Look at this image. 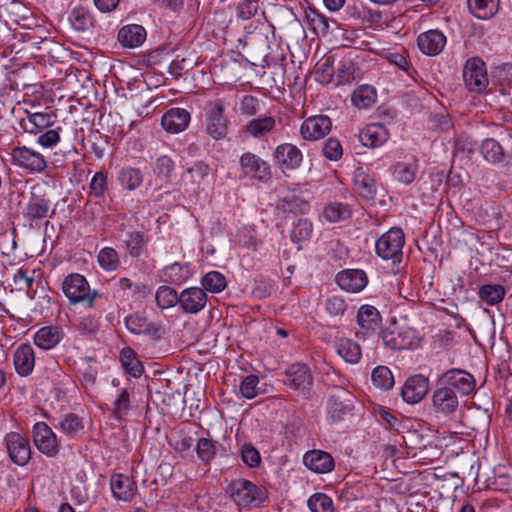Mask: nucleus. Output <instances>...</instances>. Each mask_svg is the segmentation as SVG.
<instances>
[{
    "label": "nucleus",
    "instance_id": "5701e85b",
    "mask_svg": "<svg viewBox=\"0 0 512 512\" xmlns=\"http://www.w3.org/2000/svg\"><path fill=\"white\" fill-rule=\"evenodd\" d=\"M190 122V113L184 108H171L164 113L161 119L163 128L170 133L184 131Z\"/></svg>",
    "mask_w": 512,
    "mask_h": 512
},
{
    "label": "nucleus",
    "instance_id": "680f3d73",
    "mask_svg": "<svg viewBox=\"0 0 512 512\" xmlns=\"http://www.w3.org/2000/svg\"><path fill=\"white\" fill-rule=\"evenodd\" d=\"M325 308L331 316H340L345 313L347 305L343 298L332 296L326 300Z\"/></svg>",
    "mask_w": 512,
    "mask_h": 512
},
{
    "label": "nucleus",
    "instance_id": "bf43d9fd",
    "mask_svg": "<svg viewBox=\"0 0 512 512\" xmlns=\"http://www.w3.org/2000/svg\"><path fill=\"white\" fill-rule=\"evenodd\" d=\"M324 156L332 161H336L341 158L343 149L340 141L336 138H329L323 146Z\"/></svg>",
    "mask_w": 512,
    "mask_h": 512
},
{
    "label": "nucleus",
    "instance_id": "1a4fd4ad",
    "mask_svg": "<svg viewBox=\"0 0 512 512\" xmlns=\"http://www.w3.org/2000/svg\"><path fill=\"white\" fill-rule=\"evenodd\" d=\"M356 336L359 339H367L378 333L382 325V317L378 309L372 305H362L358 309Z\"/></svg>",
    "mask_w": 512,
    "mask_h": 512
},
{
    "label": "nucleus",
    "instance_id": "a878e982",
    "mask_svg": "<svg viewBox=\"0 0 512 512\" xmlns=\"http://www.w3.org/2000/svg\"><path fill=\"white\" fill-rule=\"evenodd\" d=\"M412 333L410 329H388L382 334L383 343L393 350L410 349L413 346Z\"/></svg>",
    "mask_w": 512,
    "mask_h": 512
},
{
    "label": "nucleus",
    "instance_id": "4468645a",
    "mask_svg": "<svg viewBox=\"0 0 512 512\" xmlns=\"http://www.w3.org/2000/svg\"><path fill=\"white\" fill-rule=\"evenodd\" d=\"M331 119L326 115L311 116L304 120L300 127V134L303 139L315 141L323 138L331 130Z\"/></svg>",
    "mask_w": 512,
    "mask_h": 512
},
{
    "label": "nucleus",
    "instance_id": "473e14b6",
    "mask_svg": "<svg viewBox=\"0 0 512 512\" xmlns=\"http://www.w3.org/2000/svg\"><path fill=\"white\" fill-rule=\"evenodd\" d=\"M120 361L124 371L132 377L138 378L143 374L144 367L132 348L125 347L121 350Z\"/></svg>",
    "mask_w": 512,
    "mask_h": 512
},
{
    "label": "nucleus",
    "instance_id": "f03ea898",
    "mask_svg": "<svg viewBox=\"0 0 512 512\" xmlns=\"http://www.w3.org/2000/svg\"><path fill=\"white\" fill-rule=\"evenodd\" d=\"M62 291L70 304H80L85 308H92L95 300L100 297L99 292L92 289L87 279L79 273H71L64 278Z\"/></svg>",
    "mask_w": 512,
    "mask_h": 512
},
{
    "label": "nucleus",
    "instance_id": "052dcab7",
    "mask_svg": "<svg viewBox=\"0 0 512 512\" xmlns=\"http://www.w3.org/2000/svg\"><path fill=\"white\" fill-rule=\"evenodd\" d=\"M241 457L243 462L251 468L260 464L261 458L258 450L251 444H244L241 449Z\"/></svg>",
    "mask_w": 512,
    "mask_h": 512
},
{
    "label": "nucleus",
    "instance_id": "58836bf2",
    "mask_svg": "<svg viewBox=\"0 0 512 512\" xmlns=\"http://www.w3.org/2000/svg\"><path fill=\"white\" fill-rule=\"evenodd\" d=\"M118 180L122 188L134 191L142 184L143 175L137 168L124 167L119 172Z\"/></svg>",
    "mask_w": 512,
    "mask_h": 512
},
{
    "label": "nucleus",
    "instance_id": "37998d69",
    "mask_svg": "<svg viewBox=\"0 0 512 512\" xmlns=\"http://www.w3.org/2000/svg\"><path fill=\"white\" fill-rule=\"evenodd\" d=\"M417 175V165L415 163L397 162L393 166L394 178L402 184H411Z\"/></svg>",
    "mask_w": 512,
    "mask_h": 512
},
{
    "label": "nucleus",
    "instance_id": "de8ad7c7",
    "mask_svg": "<svg viewBox=\"0 0 512 512\" xmlns=\"http://www.w3.org/2000/svg\"><path fill=\"white\" fill-rule=\"evenodd\" d=\"M373 384L381 389L389 390L394 386V377L392 372L386 366H378L372 371Z\"/></svg>",
    "mask_w": 512,
    "mask_h": 512
},
{
    "label": "nucleus",
    "instance_id": "3c124183",
    "mask_svg": "<svg viewBox=\"0 0 512 512\" xmlns=\"http://www.w3.org/2000/svg\"><path fill=\"white\" fill-rule=\"evenodd\" d=\"M312 223L307 219H298L294 222L290 237L294 243L307 240L312 233Z\"/></svg>",
    "mask_w": 512,
    "mask_h": 512
},
{
    "label": "nucleus",
    "instance_id": "6e6d98bb",
    "mask_svg": "<svg viewBox=\"0 0 512 512\" xmlns=\"http://www.w3.org/2000/svg\"><path fill=\"white\" fill-rule=\"evenodd\" d=\"M215 442L209 438H200L196 445V452L203 462H209L216 455Z\"/></svg>",
    "mask_w": 512,
    "mask_h": 512
},
{
    "label": "nucleus",
    "instance_id": "72a5a7b5",
    "mask_svg": "<svg viewBox=\"0 0 512 512\" xmlns=\"http://www.w3.org/2000/svg\"><path fill=\"white\" fill-rule=\"evenodd\" d=\"M480 151L484 159L492 164L501 163L507 157L504 148L493 138L485 139L480 146Z\"/></svg>",
    "mask_w": 512,
    "mask_h": 512
},
{
    "label": "nucleus",
    "instance_id": "6ab92c4d",
    "mask_svg": "<svg viewBox=\"0 0 512 512\" xmlns=\"http://www.w3.org/2000/svg\"><path fill=\"white\" fill-rule=\"evenodd\" d=\"M240 167L244 174L252 175L259 180H266L270 177L269 164L253 153L247 152L241 156Z\"/></svg>",
    "mask_w": 512,
    "mask_h": 512
},
{
    "label": "nucleus",
    "instance_id": "13d9d810",
    "mask_svg": "<svg viewBox=\"0 0 512 512\" xmlns=\"http://www.w3.org/2000/svg\"><path fill=\"white\" fill-rule=\"evenodd\" d=\"M259 378L256 375L246 376L240 384V393L246 399H253L258 395Z\"/></svg>",
    "mask_w": 512,
    "mask_h": 512
},
{
    "label": "nucleus",
    "instance_id": "9b49d317",
    "mask_svg": "<svg viewBox=\"0 0 512 512\" xmlns=\"http://www.w3.org/2000/svg\"><path fill=\"white\" fill-rule=\"evenodd\" d=\"M33 441L37 449L48 457H54L59 452L56 435L45 422H37L34 425Z\"/></svg>",
    "mask_w": 512,
    "mask_h": 512
},
{
    "label": "nucleus",
    "instance_id": "9d476101",
    "mask_svg": "<svg viewBox=\"0 0 512 512\" xmlns=\"http://www.w3.org/2000/svg\"><path fill=\"white\" fill-rule=\"evenodd\" d=\"M3 441L8 456L14 464L25 466L29 462L32 450L30 441L25 435L18 432H10L5 435Z\"/></svg>",
    "mask_w": 512,
    "mask_h": 512
},
{
    "label": "nucleus",
    "instance_id": "69168bd1",
    "mask_svg": "<svg viewBox=\"0 0 512 512\" xmlns=\"http://www.w3.org/2000/svg\"><path fill=\"white\" fill-rule=\"evenodd\" d=\"M338 71V82L339 83H348L354 77L355 68L351 60H343L339 63Z\"/></svg>",
    "mask_w": 512,
    "mask_h": 512
},
{
    "label": "nucleus",
    "instance_id": "6e6552de",
    "mask_svg": "<svg viewBox=\"0 0 512 512\" xmlns=\"http://www.w3.org/2000/svg\"><path fill=\"white\" fill-rule=\"evenodd\" d=\"M284 376V385L308 398L313 385V377L307 365L302 363L292 364L285 370Z\"/></svg>",
    "mask_w": 512,
    "mask_h": 512
},
{
    "label": "nucleus",
    "instance_id": "412c9836",
    "mask_svg": "<svg viewBox=\"0 0 512 512\" xmlns=\"http://www.w3.org/2000/svg\"><path fill=\"white\" fill-rule=\"evenodd\" d=\"M358 138L363 146L377 148L389 139V132L383 124L372 123L359 132Z\"/></svg>",
    "mask_w": 512,
    "mask_h": 512
},
{
    "label": "nucleus",
    "instance_id": "f704fd0d",
    "mask_svg": "<svg viewBox=\"0 0 512 512\" xmlns=\"http://www.w3.org/2000/svg\"><path fill=\"white\" fill-rule=\"evenodd\" d=\"M506 289L501 284H485L479 288L478 297L486 305L494 306L503 301Z\"/></svg>",
    "mask_w": 512,
    "mask_h": 512
},
{
    "label": "nucleus",
    "instance_id": "4be33fe9",
    "mask_svg": "<svg viewBox=\"0 0 512 512\" xmlns=\"http://www.w3.org/2000/svg\"><path fill=\"white\" fill-rule=\"evenodd\" d=\"M417 44L421 52L435 56L445 47L446 37L440 30H429L418 36Z\"/></svg>",
    "mask_w": 512,
    "mask_h": 512
},
{
    "label": "nucleus",
    "instance_id": "cd10ccee",
    "mask_svg": "<svg viewBox=\"0 0 512 512\" xmlns=\"http://www.w3.org/2000/svg\"><path fill=\"white\" fill-rule=\"evenodd\" d=\"M354 186L357 193L365 200L371 201L376 197L377 186L372 176L359 168L354 174Z\"/></svg>",
    "mask_w": 512,
    "mask_h": 512
},
{
    "label": "nucleus",
    "instance_id": "4c0bfd02",
    "mask_svg": "<svg viewBox=\"0 0 512 512\" xmlns=\"http://www.w3.org/2000/svg\"><path fill=\"white\" fill-rule=\"evenodd\" d=\"M377 98L376 90L370 85H362L358 87L352 94V103L361 109L372 106Z\"/></svg>",
    "mask_w": 512,
    "mask_h": 512
},
{
    "label": "nucleus",
    "instance_id": "dca6fc26",
    "mask_svg": "<svg viewBox=\"0 0 512 512\" xmlns=\"http://www.w3.org/2000/svg\"><path fill=\"white\" fill-rule=\"evenodd\" d=\"M12 157L20 167L25 169L41 172L47 166L46 160L41 153L25 146L15 147L12 150Z\"/></svg>",
    "mask_w": 512,
    "mask_h": 512
},
{
    "label": "nucleus",
    "instance_id": "a211bd4d",
    "mask_svg": "<svg viewBox=\"0 0 512 512\" xmlns=\"http://www.w3.org/2000/svg\"><path fill=\"white\" fill-rule=\"evenodd\" d=\"M335 280L343 290L352 293L362 291L368 283L366 273L360 269H347L341 271L336 275Z\"/></svg>",
    "mask_w": 512,
    "mask_h": 512
},
{
    "label": "nucleus",
    "instance_id": "09e8293b",
    "mask_svg": "<svg viewBox=\"0 0 512 512\" xmlns=\"http://www.w3.org/2000/svg\"><path fill=\"white\" fill-rule=\"evenodd\" d=\"M155 300L161 309H165L179 304V295L173 288L161 286L156 292Z\"/></svg>",
    "mask_w": 512,
    "mask_h": 512
},
{
    "label": "nucleus",
    "instance_id": "f3484780",
    "mask_svg": "<svg viewBox=\"0 0 512 512\" xmlns=\"http://www.w3.org/2000/svg\"><path fill=\"white\" fill-rule=\"evenodd\" d=\"M206 303V292L199 287L187 288L179 294V305L185 313L196 314L205 307Z\"/></svg>",
    "mask_w": 512,
    "mask_h": 512
},
{
    "label": "nucleus",
    "instance_id": "864d4df0",
    "mask_svg": "<svg viewBox=\"0 0 512 512\" xmlns=\"http://www.w3.org/2000/svg\"><path fill=\"white\" fill-rule=\"evenodd\" d=\"M131 410L130 394L124 389L117 396L113 403L112 415L115 419L121 420Z\"/></svg>",
    "mask_w": 512,
    "mask_h": 512
},
{
    "label": "nucleus",
    "instance_id": "bb28decb",
    "mask_svg": "<svg viewBox=\"0 0 512 512\" xmlns=\"http://www.w3.org/2000/svg\"><path fill=\"white\" fill-rule=\"evenodd\" d=\"M14 366L20 376H28L35 366V354L30 344H21L14 353Z\"/></svg>",
    "mask_w": 512,
    "mask_h": 512
},
{
    "label": "nucleus",
    "instance_id": "423d86ee",
    "mask_svg": "<svg viewBox=\"0 0 512 512\" xmlns=\"http://www.w3.org/2000/svg\"><path fill=\"white\" fill-rule=\"evenodd\" d=\"M463 78L469 91L476 93L486 91L489 80L484 61L479 57L468 59L463 68Z\"/></svg>",
    "mask_w": 512,
    "mask_h": 512
},
{
    "label": "nucleus",
    "instance_id": "c9c22d12",
    "mask_svg": "<svg viewBox=\"0 0 512 512\" xmlns=\"http://www.w3.org/2000/svg\"><path fill=\"white\" fill-rule=\"evenodd\" d=\"M470 12L479 19H489L498 10V0H467Z\"/></svg>",
    "mask_w": 512,
    "mask_h": 512
},
{
    "label": "nucleus",
    "instance_id": "4d7b16f0",
    "mask_svg": "<svg viewBox=\"0 0 512 512\" xmlns=\"http://www.w3.org/2000/svg\"><path fill=\"white\" fill-rule=\"evenodd\" d=\"M316 80L321 84H330L333 81L334 69L331 57H327L319 64L315 71Z\"/></svg>",
    "mask_w": 512,
    "mask_h": 512
},
{
    "label": "nucleus",
    "instance_id": "7c9ffc66",
    "mask_svg": "<svg viewBox=\"0 0 512 512\" xmlns=\"http://www.w3.org/2000/svg\"><path fill=\"white\" fill-rule=\"evenodd\" d=\"M55 427L69 438L79 437L84 432V424L82 419L74 413L63 415Z\"/></svg>",
    "mask_w": 512,
    "mask_h": 512
},
{
    "label": "nucleus",
    "instance_id": "2eb2a0df",
    "mask_svg": "<svg viewBox=\"0 0 512 512\" xmlns=\"http://www.w3.org/2000/svg\"><path fill=\"white\" fill-rule=\"evenodd\" d=\"M429 391V379L421 374L408 378L402 387L401 395L405 402H420Z\"/></svg>",
    "mask_w": 512,
    "mask_h": 512
},
{
    "label": "nucleus",
    "instance_id": "aec40b11",
    "mask_svg": "<svg viewBox=\"0 0 512 512\" xmlns=\"http://www.w3.org/2000/svg\"><path fill=\"white\" fill-rule=\"evenodd\" d=\"M303 463L311 471L318 474L329 473L334 469L333 457L322 450H311L304 454Z\"/></svg>",
    "mask_w": 512,
    "mask_h": 512
},
{
    "label": "nucleus",
    "instance_id": "f8f14e48",
    "mask_svg": "<svg viewBox=\"0 0 512 512\" xmlns=\"http://www.w3.org/2000/svg\"><path fill=\"white\" fill-rule=\"evenodd\" d=\"M432 404L437 415L453 417L459 409V400L454 390L438 386L433 392Z\"/></svg>",
    "mask_w": 512,
    "mask_h": 512
},
{
    "label": "nucleus",
    "instance_id": "393cba45",
    "mask_svg": "<svg viewBox=\"0 0 512 512\" xmlns=\"http://www.w3.org/2000/svg\"><path fill=\"white\" fill-rule=\"evenodd\" d=\"M110 486L113 496L123 502H131L137 491L135 483L123 474L113 475L110 480Z\"/></svg>",
    "mask_w": 512,
    "mask_h": 512
},
{
    "label": "nucleus",
    "instance_id": "e2e57ef3",
    "mask_svg": "<svg viewBox=\"0 0 512 512\" xmlns=\"http://www.w3.org/2000/svg\"><path fill=\"white\" fill-rule=\"evenodd\" d=\"M258 10L257 0H243L237 6V17L242 20H248L252 18Z\"/></svg>",
    "mask_w": 512,
    "mask_h": 512
},
{
    "label": "nucleus",
    "instance_id": "c756f323",
    "mask_svg": "<svg viewBox=\"0 0 512 512\" xmlns=\"http://www.w3.org/2000/svg\"><path fill=\"white\" fill-rule=\"evenodd\" d=\"M334 348L337 354L347 363L356 364L361 359L360 346L351 339L339 338L334 342Z\"/></svg>",
    "mask_w": 512,
    "mask_h": 512
},
{
    "label": "nucleus",
    "instance_id": "774afa93",
    "mask_svg": "<svg viewBox=\"0 0 512 512\" xmlns=\"http://www.w3.org/2000/svg\"><path fill=\"white\" fill-rule=\"evenodd\" d=\"M240 110L242 114L247 116L255 115L259 110L258 99L252 95L244 96L240 104Z\"/></svg>",
    "mask_w": 512,
    "mask_h": 512
},
{
    "label": "nucleus",
    "instance_id": "8fccbe9b",
    "mask_svg": "<svg viewBox=\"0 0 512 512\" xmlns=\"http://www.w3.org/2000/svg\"><path fill=\"white\" fill-rule=\"evenodd\" d=\"M311 512H334L332 499L324 493H315L308 499Z\"/></svg>",
    "mask_w": 512,
    "mask_h": 512
},
{
    "label": "nucleus",
    "instance_id": "7ed1b4c3",
    "mask_svg": "<svg viewBox=\"0 0 512 512\" xmlns=\"http://www.w3.org/2000/svg\"><path fill=\"white\" fill-rule=\"evenodd\" d=\"M404 244L403 230L399 227H392L376 241V254L383 260H391L393 264H399L402 261Z\"/></svg>",
    "mask_w": 512,
    "mask_h": 512
},
{
    "label": "nucleus",
    "instance_id": "603ef678",
    "mask_svg": "<svg viewBox=\"0 0 512 512\" xmlns=\"http://www.w3.org/2000/svg\"><path fill=\"white\" fill-rule=\"evenodd\" d=\"M98 262L106 271L116 270L120 263L117 251L111 247H105L99 252Z\"/></svg>",
    "mask_w": 512,
    "mask_h": 512
},
{
    "label": "nucleus",
    "instance_id": "2f4dec72",
    "mask_svg": "<svg viewBox=\"0 0 512 512\" xmlns=\"http://www.w3.org/2000/svg\"><path fill=\"white\" fill-rule=\"evenodd\" d=\"M52 124V116L48 113H33L22 118L20 121L21 127L24 131L32 134L41 132L44 128Z\"/></svg>",
    "mask_w": 512,
    "mask_h": 512
},
{
    "label": "nucleus",
    "instance_id": "338daca9",
    "mask_svg": "<svg viewBox=\"0 0 512 512\" xmlns=\"http://www.w3.org/2000/svg\"><path fill=\"white\" fill-rule=\"evenodd\" d=\"M146 318L139 313H134L125 318L127 329L134 334H140L145 327Z\"/></svg>",
    "mask_w": 512,
    "mask_h": 512
},
{
    "label": "nucleus",
    "instance_id": "79ce46f5",
    "mask_svg": "<svg viewBox=\"0 0 512 512\" xmlns=\"http://www.w3.org/2000/svg\"><path fill=\"white\" fill-rule=\"evenodd\" d=\"M122 242L131 257H138L145 245L144 235L139 231H126Z\"/></svg>",
    "mask_w": 512,
    "mask_h": 512
},
{
    "label": "nucleus",
    "instance_id": "5fc2aeb1",
    "mask_svg": "<svg viewBox=\"0 0 512 512\" xmlns=\"http://www.w3.org/2000/svg\"><path fill=\"white\" fill-rule=\"evenodd\" d=\"M162 273L165 282L172 284H181L187 278V273L184 267L177 262L165 267Z\"/></svg>",
    "mask_w": 512,
    "mask_h": 512
},
{
    "label": "nucleus",
    "instance_id": "49530a36",
    "mask_svg": "<svg viewBox=\"0 0 512 512\" xmlns=\"http://www.w3.org/2000/svg\"><path fill=\"white\" fill-rule=\"evenodd\" d=\"M351 405L344 403L339 397L331 396L328 399V415L332 422L340 421L351 412Z\"/></svg>",
    "mask_w": 512,
    "mask_h": 512
},
{
    "label": "nucleus",
    "instance_id": "e433bc0d",
    "mask_svg": "<svg viewBox=\"0 0 512 512\" xmlns=\"http://www.w3.org/2000/svg\"><path fill=\"white\" fill-rule=\"evenodd\" d=\"M276 126L275 118L272 116H265L262 118L252 119L246 125V131L254 138H261Z\"/></svg>",
    "mask_w": 512,
    "mask_h": 512
},
{
    "label": "nucleus",
    "instance_id": "f257e3e1",
    "mask_svg": "<svg viewBox=\"0 0 512 512\" xmlns=\"http://www.w3.org/2000/svg\"><path fill=\"white\" fill-rule=\"evenodd\" d=\"M227 492L239 509L262 507L268 500L267 491L247 479L232 481Z\"/></svg>",
    "mask_w": 512,
    "mask_h": 512
},
{
    "label": "nucleus",
    "instance_id": "c03bdc74",
    "mask_svg": "<svg viewBox=\"0 0 512 512\" xmlns=\"http://www.w3.org/2000/svg\"><path fill=\"white\" fill-rule=\"evenodd\" d=\"M350 215L349 206L339 202L330 203L323 210V216L329 222L342 221L348 219Z\"/></svg>",
    "mask_w": 512,
    "mask_h": 512
},
{
    "label": "nucleus",
    "instance_id": "a19ab883",
    "mask_svg": "<svg viewBox=\"0 0 512 512\" xmlns=\"http://www.w3.org/2000/svg\"><path fill=\"white\" fill-rule=\"evenodd\" d=\"M305 19L310 28L317 35H326L329 31L328 19L314 8L308 7L305 10Z\"/></svg>",
    "mask_w": 512,
    "mask_h": 512
},
{
    "label": "nucleus",
    "instance_id": "ea45409f",
    "mask_svg": "<svg viewBox=\"0 0 512 512\" xmlns=\"http://www.w3.org/2000/svg\"><path fill=\"white\" fill-rule=\"evenodd\" d=\"M69 21L77 31H86L93 25L92 15L82 6L72 9L69 14Z\"/></svg>",
    "mask_w": 512,
    "mask_h": 512
},
{
    "label": "nucleus",
    "instance_id": "a18cd8bd",
    "mask_svg": "<svg viewBox=\"0 0 512 512\" xmlns=\"http://www.w3.org/2000/svg\"><path fill=\"white\" fill-rule=\"evenodd\" d=\"M204 291L219 293L226 288L227 282L225 276L218 271H211L204 275L201 280Z\"/></svg>",
    "mask_w": 512,
    "mask_h": 512
},
{
    "label": "nucleus",
    "instance_id": "b1692460",
    "mask_svg": "<svg viewBox=\"0 0 512 512\" xmlns=\"http://www.w3.org/2000/svg\"><path fill=\"white\" fill-rule=\"evenodd\" d=\"M64 338L63 329L60 326H44L34 335V344L42 350H50L56 347Z\"/></svg>",
    "mask_w": 512,
    "mask_h": 512
},
{
    "label": "nucleus",
    "instance_id": "0eeeda50",
    "mask_svg": "<svg viewBox=\"0 0 512 512\" xmlns=\"http://www.w3.org/2000/svg\"><path fill=\"white\" fill-rule=\"evenodd\" d=\"M437 385L448 387L449 390H454L456 394L466 396L474 391L475 379L467 371L453 368L439 376Z\"/></svg>",
    "mask_w": 512,
    "mask_h": 512
},
{
    "label": "nucleus",
    "instance_id": "39448f33",
    "mask_svg": "<svg viewBox=\"0 0 512 512\" xmlns=\"http://www.w3.org/2000/svg\"><path fill=\"white\" fill-rule=\"evenodd\" d=\"M54 213L51 210V201L45 188L34 185L31 188L29 200L23 210V216L30 222L50 217Z\"/></svg>",
    "mask_w": 512,
    "mask_h": 512
},
{
    "label": "nucleus",
    "instance_id": "ddd939ff",
    "mask_svg": "<svg viewBox=\"0 0 512 512\" xmlns=\"http://www.w3.org/2000/svg\"><path fill=\"white\" fill-rule=\"evenodd\" d=\"M273 157L276 165L283 172L298 168L303 159L301 150L291 143L278 145L273 153Z\"/></svg>",
    "mask_w": 512,
    "mask_h": 512
},
{
    "label": "nucleus",
    "instance_id": "20e7f679",
    "mask_svg": "<svg viewBox=\"0 0 512 512\" xmlns=\"http://www.w3.org/2000/svg\"><path fill=\"white\" fill-rule=\"evenodd\" d=\"M224 112L225 102L220 98L209 100L204 106L206 131L215 140L224 138L228 131Z\"/></svg>",
    "mask_w": 512,
    "mask_h": 512
},
{
    "label": "nucleus",
    "instance_id": "c85d7f7f",
    "mask_svg": "<svg viewBox=\"0 0 512 512\" xmlns=\"http://www.w3.org/2000/svg\"><path fill=\"white\" fill-rule=\"evenodd\" d=\"M146 39V30L143 26L132 24L122 27L118 32L119 42L128 48L141 45Z\"/></svg>",
    "mask_w": 512,
    "mask_h": 512
},
{
    "label": "nucleus",
    "instance_id": "0e129e2a",
    "mask_svg": "<svg viewBox=\"0 0 512 512\" xmlns=\"http://www.w3.org/2000/svg\"><path fill=\"white\" fill-rule=\"evenodd\" d=\"M174 170V161L167 155L160 156L156 160L155 172L159 177L168 178Z\"/></svg>",
    "mask_w": 512,
    "mask_h": 512
}]
</instances>
